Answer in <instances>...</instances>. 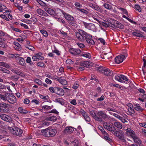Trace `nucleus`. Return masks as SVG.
<instances>
[{
    "instance_id": "obj_1",
    "label": "nucleus",
    "mask_w": 146,
    "mask_h": 146,
    "mask_svg": "<svg viewBox=\"0 0 146 146\" xmlns=\"http://www.w3.org/2000/svg\"><path fill=\"white\" fill-rule=\"evenodd\" d=\"M76 36L80 41L83 42L86 41L90 45H94L95 44L94 41L92 39V35L82 29H79L78 32L76 33Z\"/></svg>"
},
{
    "instance_id": "obj_2",
    "label": "nucleus",
    "mask_w": 146,
    "mask_h": 146,
    "mask_svg": "<svg viewBox=\"0 0 146 146\" xmlns=\"http://www.w3.org/2000/svg\"><path fill=\"white\" fill-rule=\"evenodd\" d=\"M90 113L96 121L100 123L103 121V119L106 120L109 118L108 115L103 111H98L97 112L96 111L92 110L90 111Z\"/></svg>"
},
{
    "instance_id": "obj_3",
    "label": "nucleus",
    "mask_w": 146,
    "mask_h": 146,
    "mask_svg": "<svg viewBox=\"0 0 146 146\" xmlns=\"http://www.w3.org/2000/svg\"><path fill=\"white\" fill-rule=\"evenodd\" d=\"M49 90L50 92L55 93L59 95L63 96L64 93V90L58 87H50L49 88Z\"/></svg>"
},
{
    "instance_id": "obj_4",
    "label": "nucleus",
    "mask_w": 146,
    "mask_h": 146,
    "mask_svg": "<svg viewBox=\"0 0 146 146\" xmlns=\"http://www.w3.org/2000/svg\"><path fill=\"white\" fill-rule=\"evenodd\" d=\"M9 35L7 33L0 30V46L2 47H5V44L3 42L5 40Z\"/></svg>"
},
{
    "instance_id": "obj_5",
    "label": "nucleus",
    "mask_w": 146,
    "mask_h": 146,
    "mask_svg": "<svg viewBox=\"0 0 146 146\" xmlns=\"http://www.w3.org/2000/svg\"><path fill=\"white\" fill-rule=\"evenodd\" d=\"M10 129L13 134L19 136H20L23 133V130L17 126L10 127Z\"/></svg>"
},
{
    "instance_id": "obj_6",
    "label": "nucleus",
    "mask_w": 146,
    "mask_h": 146,
    "mask_svg": "<svg viewBox=\"0 0 146 146\" xmlns=\"http://www.w3.org/2000/svg\"><path fill=\"white\" fill-rule=\"evenodd\" d=\"M113 134L116 137H117L123 142L125 143L126 142L123 133L121 130H118L115 131L113 133Z\"/></svg>"
},
{
    "instance_id": "obj_7",
    "label": "nucleus",
    "mask_w": 146,
    "mask_h": 146,
    "mask_svg": "<svg viewBox=\"0 0 146 146\" xmlns=\"http://www.w3.org/2000/svg\"><path fill=\"white\" fill-rule=\"evenodd\" d=\"M103 125L105 128L110 131L114 132L116 131V129L115 127L113 125L108 123L104 122Z\"/></svg>"
},
{
    "instance_id": "obj_8",
    "label": "nucleus",
    "mask_w": 146,
    "mask_h": 146,
    "mask_svg": "<svg viewBox=\"0 0 146 146\" xmlns=\"http://www.w3.org/2000/svg\"><path fill=\"white\" fill-rule=\"evenodd\" d=\"M7 100L9 103L13 104L16 102L17 100L15 97L12 94L7 93L6 95Z\"/></svg>"
},
{
    "instance_id": "obj_9",
    "label": "nucleus",
    "mask_w": 146,
    "mask_h": 146,
    "mask_svg": "<svg viewBox=\"0 0 146 146\" xmlns=\"http://www.w3.org/2000/svg\"><path fill=\"white\" fill-rule=\"evenodd\" d=\"M82 24L84 25L85 28L93 31L96 30L95 26L92 23H88L84 21L82 22Z\"/></svg>"
},
{
    "instance_id": "obj_10",
    "label": "nucleus",
    "mask_w": 146,
    "mask_h": 146,
    "mask_svg": "<svg viewBox=\"0 0 146 146\" xmlns=\"http://www.w3.org/2000/svg\"><path fill=\"white\" fill-rule=\"evenodd\" d=\"M0 117L2 120L9 123L12 122V120L11 117L9 115L4 114L0 113Z\"/></svg>"
},
{
    "instance_id": "obj_11",
    "label": "nucleus",
    "mask_w": 146,
    "mask_h": 146,
    "mask_svg": "<svg viewBox=\"0 0 146 146\" xmlns=\"http://www.w3.org/2000/svg\"><path fill=\"white\" fill-rule=\"evenodd\" d=\"M70 52L72 55L77 56L81 52V50L78 48H71L69 50Z\"/></svg>"
},
{
    "instance_id": "obj_12",
    "label": "nucleus",
    "mask_w": 146,
    "mask_h": 146,
    "mask_svg": "<svg viewBox=\"0 0 146 146\" xmlns=\"http://www.w3.org/2000/svg\"><path fill=\"white\" fill-rule=\"evenodd\" d=\"M127 56L126 54H121L120 55L117 56L115 59V62L117 64H119L122 62L124 59L125 57Z\"/></svg>"
},
{
    "instance_id": "obj_13",
    "label": "nucleus",
    "mask_w": 146,
    "mask_h": 146,
    "mask_svg": "<svg viewBox=\"0 0 146 146\" xmlns=\"http://www.w3.org/2000/svg\"><path fill=\"white\" fill-rule=\"evenodd\" d=\"M102 73L104 75L107 76H111L113 74V71L107 68H104V71Z\"/></svg>"
},
{
    "instance_id": "obj_14",
    "label": "nucleus",
    "mask_w": 146,
    "mask_h": 146,
    "mask_svg": "<svg viewBox=\"0 0 146 146\" xmlns=\"http://www.w3.org/2000/svg\"><path fill=\"white\" fill-rule=\"evenodd\" d=\"M80 65L84 67L80 66L78 67V70L80 71L84 70L85 69L84 67L88 68L89 66V62L87 61H84L81 62Z\"/></svg>"
},
{
    "instance_id": "obj_15",
    "label": "nucleus",
    "mask_w": 146,
    "mask_h": 146,
    "mask_svg": "<svg viewBox=\"0 0 146 146\" xmlns=\"http://www.w3.org/2000/svg\"><path fill=\"white\" fill-rule=\"evenodd\" d=\"M62 14L64 15L65 18L67 20L70 21H75V20L74 17L72 16L67 13H65L64 12H62Z\"/></svg>"
},
{
    "instance_id": "obj_16",
    "label": "nucleus",
    "mask_w": 146,
    "mask_h": 146,
    "mask_svg": "<svg viewBox=\"0 0 146 146\" xmlns=\"http://www.w3.org/2000/svg\"><path fill=\"white\" fill-rule=\"evenodd\" d=\"M74 131L73 127L70 126L66 127L63 131V133L64 134L70 133L73 132Z\"/></svg>"
},
{
    "instance_id": "obj_17",
    "label": "nucleus",
    "mask_w": 146,
    "mask_h": 146,
    "mask_svg": "<svg viewBox=\"0 0 146 146\" xmlns=\"http://www.w3.org/2000/svg\"><path fill=\"white\" fill-rule=\"evenodd\" d=\"M36 11L37 13L40 15L46 17L48 16L46 13L40 9H38Z\"/></svg>"
},
{
    "instance_id": "obj_18",
    "label": "nucleus",
    "mask_w": 146,
    "mask_h": 146,
    "mask_svg": "<svg viewBox=\"0 0 146 146\" xmlns=\"http://www.w3.org/2000/svg\"><path fill=\"white\" fill-rule=\"evenodd\" d=\"M42 135L45 137H49V129L47 128L44 129L42 130L41 131Z\"/></svg>"
},
{
    "instance_id": "obj_19",
    "label": "nucleus",
    "mask_w": 146,
    "mask_h": 146,
    "mask_svg": "<svg viewBox=\"0 0 146 146\" xmlns=\"http://www.w3.org/2000/svg\"><path fill=\"white\" fill-rule=\"evenodd\" d=\"M54 101L56 102L59 103L62 105L65 106L66 103V101L62 98H57Z\"/></svg>"
},
{
    "instance_id": "obj_20",
    "label": "nucleus",
    "mask_w": 146,
    "mask_h": 146,
    "mask_svg": "<svg viewBox=\"0 0 146 146\" xmlns=\"http://www.w3.org/2000/svg\"><path fill=\"white\" fill-rule=\"evenodd\" d=\"M45 11L51 15H54L55 14V11L52 9L47 7L45 8Z\"/></svg>"
},
{
    "instance_id": "obj_21",
    "label": "nucleus",
    "mask_w": 146,
    "mask_h": 146,
    "mask_svg": "<svg viewBox=\"0 0 146 146\" xmlns=\"http://www.w3.org/2000/svg\"><path fill=\"white\" fill-rule=\"evenodd\" d=\"M114 23L115 24V28H118L121 29H123L124 28V26L121 23H119L116 20H114Z\"/></svg>"
},
{
    "instance_id": "obj_22",
    "label": "nucleus",
    "mask_w": 146,
    "mask_h": 146,
    "mask_svg": "<svg viewBox=\"0 0 146 146\" xmlns=\"http://www.w3.org/2000/svg\"><path fill=\"white\" fill-rule=\"evenodd\" d=\"M134 108L135 110L138 111H142L144 110L143 108H141L138 104H134Z\"/></svg>"
},
{
    "instance_id": "obj_23",
    "label": "nucleus",
    "mask_w": 146,
    "mask_h": 146,
    "mask_svg": "<svg viewBox=\"0 0 146 146\" xmlns=\"http://www.w3.org/2000/svg\"><path fill=\"white\" fill-rule=\"evenodd\" d=\"M45 120L47 121H55L57 120L56 117L54 115L49 116L46 118Z\"/></svg>"
},
{
    "instance_id": "obj_24",
    "label": "nucleus",
    "mask_w": 146,
    "mask_h": 146,
    "mask_svg": "<svg viewBox=\"0 0 146 146\" xmlns=\"http://www.w3.org/2000/svg\"><path fill=\"white\" fill-rule=\"evenodd\" d=\"M0 66L8 69H10L11 67V64H10L3 62H0Z\"/></svg>"
},
{
    "instance_id": "obj_25",
    "label": "nucleus",
    "mask_w": 146,
    "mask_h": 146,
    "mask_svg": "<svg viewBox=\"0 0 146 146\" xmlns=\"http://www.w3.org/2000/svg\"><path fill=\"white\" fill-rule=\"evenodd\" d=\"M50 137L54 136L57 133L56 130L55 129H49Z\"/></svg>"
},
{
    "instance_id": "obj_26",
    "label": "nucleus",
    "mask_w": 146,
    "mask_h": 146,
    "mask_svg": "<svg viewBox=\"0 0 146 146\" xmlns=\"http://www.w3.org/2000/svg\"><path fill=\"white\" fill-rule=\"evenodd\" d=\"M13 44L15 45L14 48L16 50L20 51L21 50V45L19 43L17 42H14Z\"/></svg>"
},
{
    "instance_id": "obj_27",
    "label": "nucleus",
    "mask_w": 146,
    "mask_h": 146,
    "mask_svg": "<svg viewBox=\"0 0 146 146\" xmlns=\"http://www.w3.org/2000/svg\"><path fill=\"white\" fill-rule=\"evenodd\" d=\"M113 115H114L115 117H117L118 119H119L123 123H125V122H126L125 119L123 117L120 116L119 115H118L116 113H113Z\"/></svg>"
},
{
    "instance_id": "obj_28",
    "label": "nucleus",
    "mask_w": 146,
    "mask_h": 146,
    "mask_svg": "<svg viewBox=\"0 0 146 146\" xmlns=\"http://www.w3.org/2000/svg\"><path fill=\"white\" fill-rule=\"evenodd\" d=\"M18 109L19 111L22 114H25L28 112L27 110L23 109L22 107H19Z\"/></svg>"
},
{
    "instance_id": "obj_29",
    "label": "nucleus",
    "mask_w": 146,
    "mask_h": 146,
    "mask_svg": "<svg viewBox=\"0 0 146 146\" xmlns=\"http://www.w3.org/2000/svg\"><path fill=\"white\" fill-rule=\"evenodd\" d=\"M9 78L10 80L14 82H16L18 80L19 77L16 75H13L11 77H9Z\"/></svg>"
},
{
    "instance_id": "obj_30",
    "label": "nucleus",
    "mask_w": 146,
    "mask_h": 146,
    "mask_svg": "<svg viewBox=\"0 0 146 146\" xmlns=\"http://www.w3.org/2000/svg\"><path fill=\"white\" fill-rule=\"evenodd\" d=\"M19 64L22 66H25V60L22 57L19 58Z\"/></svg>"
},
{
    "instance_id": "obj_31",
    "label": "nucleus",
    "mask_w": 146,
    "mask_h": 146,
    "mask_svg": "<svg viewBox=\"0 0 146 146\" xmlns=\"http://www.w3.org/2000/svg\"><path fill=\"white\" fill-rule=\"evenodd\" d=\"M132 138L135 143H138L139 145L141 144V141L136 135H134Z\"/></svg>"
},
{
    "instance_id": "obj_32",
    "label": "nucleus",
    "mask_w": 146,
    "mask_h": 146,
    "mask_svg": "<svg viewBox=\"0 0 146 146\" xmlns=\"http://www.w3.org/2000/svg\"><path fill=\"white\" fill-rule=\"evenodd\" d=\"M132 34L133 36H137L139 37L140 38H142L145 37L143 35L141 34L136 32H133L132 33Z\"/></svg>"
},
{
    "instance_id": "obj_33",
    "label": "nucleus",
    "mask_w": 146,
    "mask_h": 146,
    "mask_svg": "<svg viewBox=\"0 0 146 146\" xmlns=\"http://www.w3.org/2000/svg\"><path fill=\"white\" fill-rule=\"evenodd\" d=\"M9 106L8 104H6L4 102L0 103V107L1 108H5L4 109H8L9 110L8 107Z\"/></svg>"
},
{
    "instance_id": "obj_34",
    "label": "nucleus",
    "mask_w": 146,
    "mask_h": 146,
    "mask_svg": "<svg viewBox=\"0 0 146 146\" xmlns=\"http://www.w3.org/2000/svg\"><path fill=\"white\" fill-rule=\"evenodd\" d=\"M56 79L62 84L63 83L65 84H67V82L64 80L62 79L61 77H57V78H56Z\"/></svg>"
},
{
    "instance_id": "obj_35",
    "label": "nucleus",
    "mask_w": 146,
    "mask_h": 146,
    "mask_svg": "<svg viewBox=\"0 0 146 146\" xmlns=\"http://www.w3.org/2000/svg\"><path fill=\"white\" fill-rule=\"evenodd\" d=\"M0 70L3 72L4 73H6L8 74H11V72L8 70L6 69L5 68L2 67H0Z\"/></svg>"
},
{
    "instance_id": "obj_36",
    "label": "nucleus",
    "mask_w": 146,
    "mask_h": 146,
    "mask_svg": "<svg viewBox=\"0 0 146 146\" xmlns=\"http://www.w3.org/2000/svg\"><path fill=\"white\" fill-rule=\"evenodd\" d=\"M114 125L115 127L119 129H122V124L120 123L115 121L114 123Z\"/></svg>"
},
{
    "instance_id": "obj_37",
    "label": "nucleus",
    "mask_w": 146,
    "mask_h": 146,
    "mask_svg": "<svg viewBox=\"0 0 146 146\" xmlns=\"http://www.w3.org/2000/svg\"><path fill=\"white\" fill-rule=\"evenodd\" d=\"M80 85L78 82H75L73 84L72 88L74 90H76L78 88Z\"/></svg>"
},
{
    "instance_id": "obj_38",
    "label": "nucleus",
    "mask_w": 146,
    "mask_h": 146,
    "mask_svg": "<svg viewBox=\"0 0 146 146\" xmlns=\"http://www.w3.org/2000/svg\"><path fill=\"white\" fill-rule=\"evenodd\" d=\"M53 106L52 105L51 106H49L47 105L43 106L42 107V108L44 110H50L53 108Z\"/></svg>"
},
{
    "instance_id": "obj_39",
    "label": "nucleus",
    "mask_w": 146,
    "mask_h": 146,
    "mask_svg": "<svg viewBox=\"0 0 146 146\" xmlns=\"http://www.w3.org/2000/svg\"><path fill=\"white\" fill-rule=\"evenodd\" d=\"M115 20H112V23H109L108 25L107 24V26H110L114 28H115V24L114 23L115 22L114 21Z\"/></svg>"
},
{
    "instance_id": "obj_40",
    "label": "nucleus",
    "mask_w": 146,
    "mask_h": 146,
    "mask_svg": "<svg viewBox=\"0 0 146 146\" xmlns=\"http://www.w3.org/2000/svg\"><path fill=\"white\" fill-rule=\"evenodd\" d=\"M93 9L100 12L102 11V9L101 8L96 4L95 5Z\"/></svg>"
},
{
    "instance_id": "obj_41",
    "label": "nucleus",
    "mask_w": 146,
    "mask_h": 146,
    "mask_svg": "<svg viewBox=\"0 0 146 146\" xmlns=\"http://www.w3.org/2000/svg\"><path fill=\"white\" fill-rule=\"evenodd\" d=\"M126 133L127 134L129 133V135H130L132 137H133L134 135H135V132L129 129V131H127Z\"/></svg>"
},
{
    "instance_id": "obj_42",
    "label": "nucleus",
    "mask_w": 146,
    "mask_h": 146,
    "mask_svg": "<svg viewBox=\"0 0 146 146\" xmlns=\"http://www.w3.org/2000/svg\"><path fill=\"white\" fill-rule=\"evenodd\" d=\"M67 108L69 110L71 111H73L74 109H76L75 108H74V106L69 104H68V105L67 107Z\"/></svg>"
},
{
    "instance_id": "obj_43",
    "label": "nucleus",
    "mask_w": 146,
    "mask_h": 146,
    "mask_svg": "<svg viewBox=\"0 0 146 146\" xmlns=\"http://www.w3.org/2000/svg\"><path fill=\"white\" fill-rule=\"evenodd\" d=\"M79 144L78 141L77 140H75L72 142L71 144L72 146H77Z\"/></svg>"
},
{
    "instance_id": "obj_44",
    "label": "nucleus",
    "mask_w": 146,
    "mask_h": 146,
    "mask_svg": "<svg viewBox=\"0 0 146 146\" xmlns=\"http://www.w3.org/2000/svg\"><path fill=\"white\" fill-rule=\"evenodd\" d=\"M98 128L100 130L103 135H108V133L104 131V130L103 127L100 126L98 127Z\"/></svg>"
},
{
    "instance_id": "obj_45",
    "label": "nucleus",
    "mask_w": 146,
    "mask_h": 146,
    "mask_svg": "<svg viewBox=\"0 0 146 146\" xmlns=\"http://www.w3.org/2000/svg\"><path fill=\"white\" fill-rule=\"evenodd\" d=\"M115 79L116 80L118 81L119 82L123 83L125 82V81H124L122 80L121 79V76H115Z\"/></svg>"
},
{
    "instance_id": "obj_46",
    "label": "nucleus",
    "mask_w": 146,
    "mask_h": 146,
    "mask_svg": "<svg viewBox=\"0 0 146 146\" xmlns=\"http://www.w3.org/2000/svg\"><path fill=\"white\" fill-rule=\"evenodd\" d=\"M77 10L84 14H87L88 13V12L87 11L82 9L78 8L77 9Z\"/></svg>"
},
{
    "instance_id": "obj_47",
    "label": "nucleus",
    "mask_w": 146,
    "mask_h": 146,
    "mask_svg": "<svg viewBox=\"0 0 146 146\" xmlns=\"http://www.w3.org/2000/svg\"><path fill=\"white\" fill-rule=\"evenodd\" d=\"M103 6L106 9L108 10H111L112 8L111 6V5L106 3H104Z\"/></svg>"
},
{
    "instance_id": "obj_48",
    "label": "nucleus",
    "mask_w": 146,
    "mask_h": 146,
    "mask_svg": "<svg viewBox=\"0 0 146 146\" xmlns=\"http://www.w3.org/2000/svg\"><path fill=\"white\" fill-rule=\"evenodd\" d=\"M25 48H27L28 49L30 50H31L32 51H34L35 50V48H34L32 46H31L30 45H26L25 46Z\"/></svg>"
},
{
    "instance_id": "obj_49",
    "label": "nucleus",
    "mask_w": 146,
    "mask_h": 146,
    "mask_svg": "<svg viewBox=\"0 0 146 146\" xmlns=\"http://www.w3.org/2000/svg\"><path fill=\"white\" fill-rule=\"evenodd\" d=\"M6 95H7V93H5V95L0 94V99H2L3 100L6 101L7 100Z\"/></svg>"
},
{
    "instance_id": "obj_50",
    "label": "nucleus",
    "mask_w": 146,
    "mask_h": 146,
    "mask_svg": "<svg viewBox=\"0 0 146 146\" xmlns=\"http://www.w3.org/2000/svg\"><path fill=\"white\" fill-rule=\"evenodd\" d=\"M82 56H84L86 58H89L90 56V54L88 52H86L85 53L81 54L80 55Z\"/></svg>"
},
{
    "instance_id": "obj_51",
    "label": "nucleus",
    "mask_w": 146,
    "mask_h": 146,
    "mask_svg": "<svg viewBox=\"0 0 146 146\" xmlns=\"http://www.w3.org/2000/svg\"><path fill=\"white\" fill-rule=\"evenodd\" d=\"M34 82L39 85L41 86V85H42V82L41 80L39 79H36L35 80Z\"/></svg>"
},
{
    "instance_id": "obj_52",
    "label": "nucleus",
    "mask_w": 146,
    "mask_h": 146,
    "mask_svg": "<svg viewBox=\"0 0 146 146\" xmlns=\"http://www.w3.org/2000/svg\"><path fill=\"white\" fill-rule=\"evenodd\" d=\"M118 9H119L121 10L122 12L123 13V14H125L127 15H128V12H127V10L125 9L122 8L120 7L118 8Z\"/></svg>"
},
{
    "instance_id": "obj_53",
    "label": "nucleus",
    "mask_w": 146,
    "mask_h": 146,
    "mask_svg": "<svg viewBox=\"0 0 146 146\" xmlns=\"http://www.w3.org/2000/svg\"><path fill=\"white\" fill-rule=\"evenodd\" d=\"M40 32L44 36L46 37L48 36V33L46 31L44 30H41Z\"/></svg>"
},
{
    "instance_id": "obj_54",
    "label": "nucleus",
    "mask_w": 146,
    "mask_h": 146,
    "mask_svg": "<svg viewBox=\"0 0 146 146\" xmlns=\"http://www.w3.org/2000/svg\"><path fill=\"white\" fill-rule=\"evenodd\" d=\"M26 62L28 63H29V65L31 66L33 64V63L31 61V58L29 57H27L26 59Z\"/></svg>"
},
{
    "instance_id": "obj_55",
    "label": "nucleus",
    "mask_w": 146,
    "mask_h": 146,
    "mask_svg": "<svg viewBox=\"0 0 146 146\" xmlns=\"http://www.w3.org/2000/svg\"><path fill=\"white\" fill-rule=\"evenodd\" d=\"M134 8L136 10L138 11L139 12L141 11V9L140 6L138 5L135 4V5Z\"/></svg>"
},
{
    "instance_id": "obj_56",
    "label": "nucleus",
    "mask_w": 146,
    "mask_h": 146,
    "mask_svg": "<svg viewBox=\"0 0 146 146\" xmlns=\"http://www.w3.org/2000/svg\"><path fill=\"white\" fill-rule=\"evenodd\" d=\"M99 94L96 92H92V95L94 97L97 98L99 96Z\"/></svg>"
},
{
    "instance_id": "obj_57",
    "label": "nucleus",
    "mask_w": 146,
    "mask_h": 146,
    "mask_svg": "<svg viewBox=\"0 0 146 146\" xmlns=\"http://www.w3.org/2000/svg\"><path fill=\"white\" fill-rule=\"evenodd\" d=\"M41 6L45 5H46L45 3L41 1V0H35Z\"/></svg>"
},
{
    "instance_id": "obj_58",
    "label": "nucleus",
    "mask_w": 146,
    "mask_h": 146,
    "mask_svg": "<svg viewBox=\"0 0 146 146\" xmlns=\"http://www.w3.org/2000/svg\"><path fill=\"white\" fill-rule=\"evenodd\" d=\"M11 28L12 30L16 32H19L20 33H21L22 32V31L21 30L18 28H15L13 26H11Z\"/></svg>"
},
{
    "instance_id": "obj_59",
    "label": "nucleus",
    "mask_w": 146,
    "mask_h": 146,
    "mask_svg": "<svg viewBox=\"0 0 146 146\" xmlns=\"http://www.w3.org/2000/svg\"><path fill=\"white\" fill-rule=\"evenodd\" d=\"M53 113L58 114L59 113V112H58L55 109H53L49 112H48V113Z\"/></svg>"
},
{
    "instance_id": "obj_60",
    "label": "nucleus",
    "mask_w": 146,
    "mask_h": 146,
    "mask_svg": "<svg viewBox=\"0 0 146 146\" xmlns=\"http://www.w3.org/2000/svg\"><path fill=\"white\" fill-rule=\"evenodd\" d=\"M84 118L87 122H90V117L87 115L84 116Z\"/></svg>"
},
{
    "instance_id": "obj_61",
    "label": "nucleus",
    "mask_w": 146,
    "mask_h": 146,
    "mask_svg": "<svg viewBox=\"0 0 146 146\" xmlns=\"http://www.w3.org/2000/svg\"><path fill=\"white\" fill-rule=\"evenodd\" d=\"M0 17L6 20L7 21H9V19L5 15H0Z\"/></svg>"
},
{
    "instance_id": "obj_62",
    "label": "nucleus",
    "mask_w": 146,
    "mask_h": 146,
    "mask_svg": "<svg viewBox=\"0 0 146 146\" xmlns=\"http://www.w3.org/2000/svg\"><path fill=\"white\" fill-rule=\"evenodd\" d=\"M45 81L47 84H50L52 83V81L48 78H46Z\"/></svg>"
},
{
    "instance_id": "obj_63",
    "label": "nucleus",
    "mask_w": 146,
    "mask_h": 146,
    "mask_svg": "<svg viewBox=\"0 0 146 146\" xmlns=\"http://www.w3.org/2000/svg\"><path fill=\"white\" fill-rule=\"evenodd\" d=\"M98 40L99 41H100V42L101 43H102V44H103L104 45H105V43H106V42H105V40L102 38H99Z\"/></svg>"
},
{
    "instance_id": "obj_64",
    "label": "nucleus",
    "mask_w": 146,
    "mask_h": 146,
    "mask_svg": "<svg viewBox=\"0 0 146 146\" xmlns=\"http://www.w3.org/2000/svg\"><path fill=\"white\" fill-rule=\"evenodd\" d=\"M120 76L121 77V78L123 79L124 80H125L126 81H128V79L127 77L123 75H120Z\"/></svg>"
}]
</instances>
